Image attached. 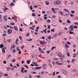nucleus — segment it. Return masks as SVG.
<instances>
[{"label": "nucleus", "mask_w": 78, "mask_h": 78, "mask_svg": "<svg viewBox=\"0 0 78 78\" xmlns=\"http://www.w3.org/2000/svg\"><path fill=\"white\" fill-rule=\"evenodd\" d=\"M73 25H70L69 27V28L70 30V31H72L73 30Z\"/></svg>", "instance_id": "1"}, {"label": "nucleus", "mask_w": 78, "mask_h": 78, "mask_svg": "<svg viewBox=\"0 0 78 78\" xmlns=\"http://www.w3.org/2000/svg\"><path fill=\"white\" fill-rule=\"evenodd\" d=\"M62 72L63 73V74H64V75H65L66 76H67V75H68V73L66 70L64 69H62Z\"/></svg>", "instance_id": "2"}, {"label": "nucleus", "mask_w": 78, "mask_h": 78, "mask_svg": "<svg viewBox=\"0 0 78 78\" xmlns=\"http://www.w3.org/2000/svg\"><path fill=\"white\" fill-rule=\"evenodd\" d=\"M5 50H6V47H4L3 48H2V53H5Z\"/></svg>", "instance_id": "3"}, {"label": "nucleus", "mask_w": 78, "mask_h": 78, "mask_svg": "<svg viewBox=\"0 0 78 78\" xmlns=\"http://www.w3.org/2000/svg\"><path fill=\"white\" fill-rule=\"evenodd\" d=\"M24 70H25V68H23V67H21V73H24Z\"/></svg>", "instance_id": "4"}, {"label": "nucleus", "mask_w": 78, "mask_h": 78, "mask_svg": "<svg viewBox=\"0 0 78 78\" xmlns=\"http://www.w3.org/2000/svg\"><path fill=\"white\" fill-rule=\"evenodd\" d=\"M6 17H7V16L6 15H5L3 16V19L5 22H7V18H6Z\"/></svg>", "instance_id": "5"}, {"label": "nucleus", "mask_w": 78, "mask_h": 78, "mask_svg": "<svg viewBox=\"0 0 78 78\" xmlns=\"http://www.w3.org/2000/svg\"><path fill=\"white\" fill-rule=\"evenodd\" d=\"M40 44H41V45H44V44H45V42L44 41H40Z\"/></svg>", "instance_id": "6"}, {"label": "nucleus", "mask_w": 78, "mask_h": 78, "mask_svg": "<svg viewBox=\"0 0 78 78\" xmlns=\"http://www.w3.org/2000/svg\"><path fill=\"white\" fill-rule=\"evenodd\" d=\"M39 51H40V52H41V53H44V51H43V50H42V49H41V48H38Z\"/></svg>", "instance_id": "7"}, {"label": "nucleus", "mask_w": 78, "mask_h": 78, "mask_svg": "<svg viewBox=\"0 0 78 78\" xmlns=\"http://www.w3.org/2000/svg\"><path fill=\"white\" fill-rule=\"evenodd\" d=\"M8 32L9 34H11V33H12V30L11 29L8 30Z\"/></svg>", "instance_id": "8"}, {"label": "nucleus", "mask_w": 78, "mask_h": 78, "mask_svg": "<svg viewBox=\"0 0 78 78\" xmlns=\"http://www.w3.org/2000/svg\"><path fill=\"white\" fill-rule=\"evenodd\" d=\"M63 11H66L67 12H69V10H68V9H63Z\"/></svg>", "instance_id": "9"}, {"label": "nucleus", "mask_w": 78, "mask_h": 78, "mask_svg": "<svg viewBox=\"0 0 78 78\" xmlns=\"http://www.w3.org/2000/svg\"><path fill=\"white\" fill-rule=\"evenodd\" d=\"M14 28L16 31H18V28L17 26H14Z\"/></svg>", "instance_id": "10"}, {"label": "nucleus", "mask_w": 78, "mask_h": 78, "mask_svg": "<svg viewBox=\"0 0 78 78\" xmlns=\"http://www.w3.org/2000/svg\"><path fill=\"white\" fill-rule=\"evenodd\" d=\"M35 69H38V70H39V69H42V67L41 66V67H35Z\"/></svg>", "instance_id": "11"}, {"label": "nucleus", "mask_w": 78, "mask_h": 78, "mask_svg": "<svg viewBox=\"0 0 78 78\" xmlns=\"http://www.w3.org/2000/svg\"><path fill=\"white\" fill-rule=\"evenodd\" d=\"M65 48L67 49V48H69V45H65Z\"/></svg>", "instance_id": "12"}, {"label": "nucleus", "mask_w": 78, "mask_h": 78, "mask_svg": "<svg viewBox=\"0 0 78 78\" xmlns=\"http://www.w3.org/2000/svg\"><path fill=\"white\" fill-rule=\"evenodd\" d=\"M6 10H9V9L8 8H4V12H6Z\"/></svg>", "instance_id": "13"}, {"label": "nucleus", "mask_w": 78, "mask_h": 78, "mask_svg": "<svg viewBox=\"0 0 78 78\" xmlns=\"http://www.w3.org/2000/svg\"><path fill=\"white\" fill-rule=\"evenodd\" d=\"M12 20L15 21V22H17V20H16V18H15L14 17L12 16Z\"/></svg>", "instance_id": "14"}, {"label": "nucleus", "mask_w": 78, "mask_h": 78, "mask_svg": "<svg viewBox=\"0 0 78 78\" xmlns=\"http://www.w3.org/2000/svg\"><path fill=\"white\" fill-rule=\"evenodd\" d=\"M45 3L46 5H50V3H49V2H47V1L45 2Z\"/></svg>", "instance_id": "15"}, {"label": "nucleus", "mask_w": 78, "mask_h": 78, "mask_svg": "<svg viewBox=\"0 0 78 78\" xmlns=\"http://www.w3.org/2000/svg\"><path fill=\"white\" fill-rule=\"evenodd\" d=\"M58 56L59 57V58H62V55H61V54L60 53H58Z\"/></svg>", "instance_id": "16"}, {"label": "nucleus", "mask_w": 78, "mask_h": 78, "mask_svg": "<svg viewBox=\"0 0 78 78\" xmlns=\"http://www.w3.org/2000/svg\"><path fill=\"white\" fill-rule=\"evenodd\" d=\"M58 4L57 5H60L61 3V1H57Z\"/></svg>", "instance_id": "17"}, {"label": "nucleus", "mask_w": 78, "mask_h": 78, "mask_svg": "<svg viewBox=\"0 0 78 78\" xmlns=\"http://www.w3.org/2000/svg\"><path fill=\"white\" fill-rule=\"evenodd\" d=\"M4 47V45L3 44H1L0 45V48H3Z\"/></svg>", "instance_id": "18"}, {"label": "nucleus", "mask_w": 78, "mask_h": 78, "mask_svg": "<svg viewBox=\"0 0 78 78\" xmlns=\"http://www.w3.org/2000/svg\"><path fill=\"white\" fill-rule=\"evenodd\" d=\"M54 5H58L57 1H54Z\"/></svg>", "instance_id": "19"}, {"label": "nucleus", "mask_w": 78, "mask_h": 78, "mask_svg": "<svg viewBox=\"0 0 78 78\" xmlns=\"http://www.w3.org/2000/svg\"><path fill=\"white\" fill-rule=\"evenodd\" d=\"M76 54H75V53H73V58H76Z\"/></svg>", "instance_id": "20"}, {"label": "nucleus", "mask_w": 78, "mask_h": 78, "mask_svg": "<svg viewBox=\"0 0 78 78\" xmlns=\"http://www.w3.org/2000/svg\"><path fill=\"white\" fill-rule=\"evenodd\" d=\"M46 41H48L49 43H50L51 42V41L50 40H48V38H46Z\"/></svg>", "instance_id": "21"}, {"label": "nucleus", "mask_w": 78, "mask_h": 78, "mask_svg": "<svg viewBox=\"0 0 78 78\" xmlns=\"http://www.w3.org/2000/svg\"><path fill=\"white\" fill-rule=\"evenodd\" d=\"M43 31L44 33H47V29H45L44 30H43Z\"/></svg>", "instance_id": "22"}, {"label": "nucleus", "mask_w": 78, "mask_h": 78, "mask_svg": "<svg viewBox=\"0 0 78 78\" xmlns=\"http://www.w3.org/2000/svg\"><path fill=\"white\" fill-rule=\"evenodd\" d=\"M67 23H71V21L69 20L67 21Z\"/></svg>", "instance_id": "23"}, {"label": "nucleus", "mask_w": 78, "mask_h": 78, "mask_svg": "<svg viewBox=\"0 0 78 78\" xmlns=\"http://www.w3.org/2000/svg\"><path fill=\"white\" fill-rule=\"evenodd\" d=\"M73 28H74V29H76L78 28V26H74L73 25Z\"/></svg>", "instance_id": "24"}, {"label": "nucleus", "mask_w": 78, "mask_h": 78, "mask_svg": "<svg viewBox=\"0 0 78 78\" xmlns=\"http://www.w3.org/2000/svg\"><path fill=\"white\" fill-rule=\"evenodd\" d=\"M69 33L70 34H73V32H72L71 31H70V30H69Z\"/></svg>", "instance_id": "25"}, {"label": "nucleus", "mask_w": 78, "mask_h": 78, "mask_svg": "<svg viewBox=\"0 0 78 78\" xmlns=\"http://www.w3.org/2000/svg\"><path fill=\"white\" fill-rule=\"evenodd\" d=\"M59 13L61 15H63V12H62V11H60L59 12Z\"/></svg>", "instance_id": "26"}, {"label": "nucleus", "mask_w": 78, "mask_h": 78, "mask_svg": "<svg viewBox=\"0 0 78 78\" xmlns=\"http://www.w3.org/2000/svg\"><path fill=\"white\" fill-rule=\"evenodd\" d=\"M12 53H16V49H14L12 50Z\"/></svg>", "instance_id": "27"}, {"label": "nucleus", "mask_w": 78, "mask_h": 78, "mask_svg": "<svg viewBox=\"0 0 78 78\" xmlns=\"http://www.w3.org/2000/svg\"><path fill=\"white\" fill-rule=\"evenodd\" d=\"M70 5H73V4H74V2H73L72 1H71L70 2Z\"/></svg>", "instance_id": "28"}, {"label": "nucleus", "mask_w": 78, "mask_h": 78, "mask_svg": "<svg viewBox=\"0 0 78 78\" xmlns=\"http://www.w3.org/2000/svg\"><path fill=\"white\" fill-rule=\"evenodd\" d=\"M66 55H67V56L69 57L70 56V54H69V52H67L66 53Z\"/></svg>", "instance_id": "29"}, {"label": "nucleus", "mask_w": 78, "mask_h": 78, "mask_svg": "<svg viewBox=\"0 0 78 78\" xmlns=\"http://www.w3.org/2000/svg\"><path fill=\"white\" fill-rule=\"evenodd\" d=\"M54 48L55 49L56 48V47L55 46H53L51 48V50H53Z\"/></svg>", "instance_id": "30"}, {"label": "nucleus", "mask_w": 78, "mask_h": 78, "mask_svg": "<svg viewBox=\"0 0 78 78\" xmlns=\"http://www.w3.org/2000/svg\"><path fill=\"white\" fill-rule=\"evenodd\" d=\"M48 39H49L50 40V39H51V36H49L48 37Z\"/></svg>", "instance_id": "31"}, {"label": "nucleus", "mask_w": 78, "mask_h": 78, "mask_svg": "<svg viewBox=\"0 0 78 78\" xmlns=\"http://www.w3.org/2000/svg\"><path fill=\"white\" fill-rule=\"evenodd\" d=\"M32 15L33 17H35L36 16V14L34 13H32Z\"/></svg>", "instance_id": "32"}, {"label": "nucleus", "mask_w": 78, "mask_h": 78, "mask_svg": "<svg viewBox=\"0 0 78 78\" xmlns=\"http://www.w3.org/2000/svg\"><path fill=\"white\" fill-rule=\"evenodd\" d=\"M10 25H15V23H11L10 24Z\"/></svg>", "instance_id": "33"}, {"label": "nucleus", "mask_w": 78, "mask_h": 78, "mask_svg": "<svg viewBox=\"0 0 78 78\" xmlns=\"http://www.w3.org/2000/svg\"><path fill=\"white\" fill-rule=\"evenodd\" d=\"M71 14H74L75 12V11L74 10H73L71 11Z\"/></svg>", "instance_id": "34"}, {"label": "nucleus", "mask_w": 78, "mask_h": 78, "mask_svg": "<svg viewBox=\"0 0 78 78\" xmlns=\"http://www.w3.org/2000/svg\"><path fill=\"white\" fill-rule=\"evenodd\" d=\"M55 28H54L53 29L51 30V31L52 32H55Z\"/></svg>", "instance_id": "35"}, {"label": "nucleus", "mask_w": 78, "mask_h": 78, "mask_svg": "<svg viewBox=\"0 0 78 78\" xmlns=\"http://www.w3.org/2000/svg\"><path fill=\"white\" fill-rule=\"evenodd\" d=\"M44 20H47V17L46 16H44Z\"/></svg>", "instance_id": "36"}, {"label": "nucleus", "mask_w": 78, "mask_h": 78, "mask_svg": "<svg viewBox=\"0 0 78 78\" xmlns=\"http://www.w3.org/2000/svg\"><path fill=\"white\" fill-rule=\"evenodd\" d=\"M47 23H50V22H51V21L50 20H47Z\"/></svg>", "instance_id": "37"}, {"label": "nucleus", "mask_w": 78, "mask_h": 78, "mask_svg": "<svg viewBox=\"0 0 78 78\" xmlns=\"http://www.w3.org/2000/svg\"><path fill=\"white\" fill-rule=\"evenodd\" d=\"M6 68H7L8 70H11V68L9 67H7Z\"/></svg>", "instance_id": "38"}, {"label": "nucleus", "mask_w": 78, "mask_h": 78, "mask_svg": "<svg viewBox=\"0 0 78 78\" xmlns=\"http://www.w3.org/2000/svg\"><path fill=\"white\" fill-rule=\"evenodd\" d=\"M75 61V58H73L72 59V63H74V62L73 61Z\"/></svg>", "instance_id": "39"}, {"label": "nucleus", "mask_w": 78, "mask_h": 78, "mask_svg": "<svg viewBox=\"0 0 78 78\" xmlns=\"http://www.w3.org/2000/svg\"><path fill=\"white\" fill-rule=\"evenodd\" d=\"M12 62H16V60L14 59H12Z\"/></svg>", "instance_id": "40"}, {"label": "nucleus", "mask_w": 78, "mask_h": 78, "mask_svg": "<svg viewBox=\"0 0 78 78\" xmlns=\"http://www.w3.org/2000/svg\"><path fill=\"white\" fill-rule=\"evenodd\" d=\"M7 42H10L11 41V39H8L7 40Z\"/></svg>", "instance_id": "41"}, {"label": "nucleus", "mask_w": 78, "mask_h": 78, "mask_svg": "<svg viewBox=\"0 0 78 78\" xmlns=\"http://www.w3.org/2000/svg\"><path fill=\"white\" fill-rule=\"evenodd\" d=\"M66 43L68 45H70V44H71V43H70V42L69 41H67Z\"/></svg>", "instance_id": "42"}, {"label": "nucleus", "mask_w": 78, "mask_h": 78, "mask_svg": "<svg viewBox=\"0 0 78 78\" xmlns=\"http://www.w3.org/2000/svg\"><path fill=\"white\" fill-rule=\"evenodd\" d=\"M24 67H25V68H26L27 69H28L29 68L28 66L27 65H24Z\"/></svg>", "instance_id": "43"}, {"label": "nucleus", "mask_w": 78, "mask_h": 78, "mask_svg": "<svg viewBox=\"0 0 78 78\" xmlns=\"http://www.w3.org/2000/svg\"><path fill=\"white\" fill-rule=\"evenodd\" d=\"M19 30L21 31V32H22V31H23V30L22 29V28H21L19 29Z\"/></svg>", "instance_id": "44"}, {"label": "nucleus", "mask_w": 78, "mask_h": 78, "mask_svg": "<svg viewBox=\"0 0 78 78\" xmlns=\"http://www.w3.org/2000/svg\"><path fill=\"white\" fill-rule=\"evenodd\" d=\"M30 60H28L27 61V63L28 64H29L30 63Z\"/></svg>", "instance_id": "45"}, {"label": "nucleus", "mask_w": 78, "mask_h": 78, "mask_svg": "<svg viewBox=\"0 0 78 78\" xmlns=\"http://www.w3.org/2000/svg\"><path fill=\"white\" fill-rule=\"evenodd\" d=\"M35 76H36V77H37V78H41V76H40V75H38V76L35 75Z\"/></svg>", "instance_id": "46"}, {"label": "nucleus", "mask_w": 78, "mask_h": 78, "mask_svg": "<svg viewBox=\"0 0 78 78\" xmlns=\"http://www.w3.org/2000/svg\"><path fill=\"white\" fill-rule=\"evenodd\" d=\"M19 38L20 39L21 41H22V38L21 36H19Z\"/></svg>", "instance_id": "47"}, {"label": "nucleus", "mask_w": 78, "mask_h": 78, "mask_svg": "<svg viewBox=\"0 0 78 78\" xmlns=\"http://www.w3.org/2000/svg\"><path fill=\"white\" fill-rule=\"evenodd\" d=\"M16 50H18V51H21L20 48H16Z\"/></svg>", "instance_id": "48"}, {"label": "nucleus", "mask_w": 78, "mask_h": 78, "mask_svg": "<svg viewBox=\"0 0 78 78\" xmlns=\"http://www.w3.org/2000/svg\"><path fill=\"white\" fill-rule=\"evenodd\" d=\"M11 56H12L11 55H9V56H8V59H9V58L10 57H11Z\"/></svg>", "instance_id": "49"}, {"label": "nucleus", "mask_w": 78, "mask_h": 78, "mask_svg": "<svg viewBox=\"0 0 78 78\" xmlns=\"http://www.w3.org/2000/svg\"><path fill=\"white\" fill-rule=\"evenodd\" d=\"M0 21H2V16H1V15H0Z\"/></svg>", "instance_id": "50"}, {"label": "nucleus", "mask_w": 78, "mask_h": 78, "mask_svg": "<svg viewBox=\"0 0 78 78\" xmlns=\"http://www.w3.org/2000/svg\"><path fill=\"white\" fill-rule=\"evenodd\" d=\"M4 76H8V74H5L4 75Z\"/></svg>", "instance_id": "51"}, {"label": "nucleus", "mask_w": 78, "mask_h": 78, "mask_svg": "<svg viewBox=\"0 0 78 78\" xmlns=\"http://www.w3.org/2000/svg\"><path fill=\"white\" fill-rule=\"evenodd\" d=\"M2 36L3 37H5L6 36V34H2Z\"/></svg>", "instance_id": "52"}, {"label": "nucleus", "mask_w": 78, "mask_h": 78, "mask_svg": "<svg viewBox=\"0 0 78 78\" xmlns=\"http://www.w3.org/2000/svg\"><path fill=\"white\" fill-rule=\"evenodd\" d=\"M24 47L25 46H24L22 45V46L21 47V49H23V48H24Z\"/></svg>", "instance_id": "53"}, {"label": "nucleus", "mask_w": 78, "mask_h": 78, "mask_svg": "<svg viewBox=\"0 0 78 78\" xmlns=\"http://www.w3.org/2000/svg\"><path fill=\"white\" fill-rule=\"evenodd\" d=\"M30 10H32V9H33V7H32V5L30 6Z\"/></svg>", "instance_id": "54"}, {"label": "nucleus", "mask_w": 78, "mask_h": 78, "mask_svg": "<svg viewBox=\"0 0 78 78\" xmlns=\"http://www.w3.org/2000/svg\"><path fill=\"white\" fill-rule=\"evenodd\" d=\"M29 28H30V29H31V30H34V28H33V27H30Z\"/></svg>", "instance_id": "55"}, {"label": "nucleus", "mask_w": 78, "mask_h": 78, "mask_svg": "<svg viewBox=\"0 0 78 78\" xmlns=\"http://www.w3.org/2000/svg\"><path fill=\"white\" fill-rule=\"evenodd\" d=\"M3 64H6V62L5 61H3Z\"/></svg>", "instance_id": "56"}, {"label": "nucleus", "mask_w": 78, "mask_h": 78, "mask_svg": "<svg viewBox=\"0 0 78 78\" xmlns=\"http://www.w3.org/2000/svg\"><path fill=\"white\" fill-rule=\"evenodd\" d=\"M16 66L18 67H19L20 66H19V63H17L16 64Z\"/></svg>", "instance_id": "57"}, {"label": "nucleus", "mask_w": 78, "mask_h": 78, "mask_svg": "<svg viewBox=\"0 0 78 78\" xmlns=\"http://www.w3.org/2000/svg\"><path fill=\"white\" fill-rule=\"evenodd\" d=\"M30 36V34L28 33H27V35L26 36L27 37H28V36Z\"/></svg>", "instance_id": "58"}, {"label": "nucleus", "mask_w": 78, "mask_h": 78, "mask_svg": "<svg viewBox=\"0 0 78 78\" xmlns=\"http://www.w3.org/2000/svg\"><path fill=\"white\" fill-rule=\"evenodd\" d=\"M46 53H47L48 54H49L50 53V51H46Z\"/></svg>", "instance_id": "59"}, {"label": "nucleus", "mask_w": 78, "mask_h": 78, "mask_svg": "<svg viewBox=\"0 0 78 78\" xmlns=\"http://www.w3.org/2000/svg\"><path fill=\"white\" fill-rule=\"evenodd\" d=\"M55 72H53L52 74V76H55Z\"/></svg>", "instance_id": "60"}, {"label": "nucleus", "mask_w": 78, "mask_h": 78, "mask_svg": "<svg viewBox=\"0 0 78 78\" xmlns=\"http://www.w3.org/2000/svg\"><path fill=\"white\" fill-rule=\"evenodd\" d=\"M14 48V47L12 46L11 48H10V50H12V48Z\"/></svg>", "instance_id": "61"}, {"label": "nucleus", "mask_w": 78, "mask_h": 78, "mask_svg": "<svg viewBox=\"0 0 78 78\" xmlns=\"http://www.w3.org/2000/svg\"><path fill=\"white\" fill-rule=\"evenodd\" d=\"M48 29H50V25H48Z\"/></svg>", "instance_id": "62"}, {"label": "nucleus", "mask_w": 78, "mask_h": 78, "mask_svg": "<svg viewBox=\"0 0 78 78\" xmlns=\"http://www.w3.org/2000/svg\"><path fill=\"white\" fill-rule=\"evenodd\" d=\"M33 41V39H30L28 40V41Z\"/></svg>", "instance_id": "63"}, {"label": "nucleus", "mask_w": 78, "mask_h": 78, "mask_svg": "<svg viewBox=\"0 0 78 78\" xmlns=\"http://www.w3.org/2000/svg\"><path fill=\"white\" fill-rule=\"evenodd\" d=\"M19 51V55H20L21 54V51Z\"/></svg>", "instance_id": "64"}]
</instances>
